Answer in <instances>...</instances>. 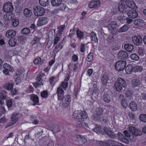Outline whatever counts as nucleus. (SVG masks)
I'll list each match as a JSON object with an SVG mask.
<instances>
[{
	"label": "nucleus",
	"instance_id": "f257e3e1",
	"mask_svg": "<svg viewBox=\"0 0 146 146\" xmlns=\"http://www.w3.org/2000/svg\"><path fill=\"white\" fill-rule=\"evenodd\" d=\"M58 99L60 100V106L62 108L65 109L67 107L70 101V96L67 95L64 96V91L61 86L57 89Z\"/></svg>",
	"mask_w": 146,
	"mask_h": 146
},
{
	"label": "nucleus",
	"instance_id": "f03ea898",
	"mask_svg": "<svg viewBox=\"0 0 146 146\" xmlns=\"http://www.w3.org/2000/svg\"><path fill=\"white\" fill-rule=\"evenodd\" d=\"M73 116L75 119L81 122L84 120L88 117V114L85 111H75L73 114Z\"/></svg>",
	"mask_w": 146,
	"mask_h": 146
},
{
	"label": "nucleus",
	"instance_id": "7ed1b4c3",
	"mask_svg": "<svg viewBox=\"0 0 146 146\" xmlns=\"http://www.w3.org/2000/svg\"><path fill=\"white\" fill-rule=\"evenodd\" d=\"M117 25V23L115 21H112L110 22L107 27L110 32L114 34L116 31Z\"/></svg>",
	"mask_w": 146,
	"mask_h": 146
},
{
	"label": "nucleus",
	"instance_id": "20e7f679",
	"mask_svg": "<svg viewBox=\"0 0 146 146\" xmlns=\"http://www.w3.org/2000/svg\"><path fill=\"white\" fill-rule=\"evenodd\" d=\"M126 65V62L124 60H119L116 63L115 68L118 71L123 70Z\"/></svg>",
	"mask_w": 146,
	"mask_h": 146
},
{
	"label": "nucleus",
	"instance_id": "39448f33",
	"mask_svg": "<svg viewBox=\"0 0 146 146\" xmlns=\"http://www.w3.org/2000/svg\"><path fill=\"white\" fill-rule=\"evenodd\" d=\"M35 15L36 16H39L43 15L45 12V10L42 7L36 6L34 9Z\"/></svg>",
	"mask_w": 146,
	"mask_h": 146
},
{
	"label": "nucleus",
	"instance_id": "423d86ee",
	"mask_svg": "<svg viewBox=\"0 0 146 146\" xmlns=\"http://www.w3.org/2000/svg\"><path fill=\"white\" fill-rule=\"evenodd\" d=\"M44 76H45L44 74L42 73H40L36 77V79L38 82L34 83L33 84V85L35 88H37L40 84L43 85V81L42 78Z\"/></svg>",
	"mask_w": 146,
	"mask_h": 146
},
{
	"label": "nucleus",
	"instance_id": "0eeeda50",
	"mask_svg": "<svg viewBox=\"0 0 146 146\" xmlns=\"http://www.w3.org/2000/svg\"><path fill=\"white\" fill-rule=\"evenodd\" d=\"M132 39L134 44L137 46L140 45L142 43L143 39L140 35L133 36L132 37Z\"/></svg>",
	"mask_w": 146,
	"mask_h": 146
},
{
	"label": "nucleus",
	"instance_id": "6e6552de",
	"mask_svg": "<svg viewBox=\"0 0 146 146\" xmlns=\"http://www.w3.org/2000/svg\"><path fill=\"white\" fill-rule=\"evenodd\" d=\"M104 130L106 134L111 138L112 139L116 138L117 134L115 133L110 128L105 127L104 128Z\"/></svg>",
	"mask_w": 146,
	"mask_h": 146
},
{
	"label": "nucleus",
	"instance_id": "1a4fd4ad",
	"mask_svg": "<svg viewBox=\"0 0 146 146\" xmlns=\"http://www.w3.org/2000/svg\"><path fill=\"white\" fill-rule=\"evenodd\" d=\"M100 3L99 0H92L88 4V7L90 8H97L100 6Z\"/></svg>",
	"mask_w": 146,
	"mask_h": 146
},
{
	"label": "nucleus",
	"instance_id": "9d476101",
	"mask_svg": "<svg viewBox=\"0 0 146 146\" xmlns=\"http://www.w3.org/2000/svg\"><path fill=\"white\" fill-rule=\"evenodd\" d=\"M13 9V6L10 2L6 3L3 5V10L5 12H11Z\"/></svg>",
	"mask_w": 146,
	"mask_h": 146
},
{
	"label": "nucleus",
	"instance_id": "9b49d317",
	"mask_svg": "<svg viewBox=\"0 0 146 146\" xmlns=\"http://www.w3.org/2000/svg\"><path fill=\"white\" fill-rule=\"evenodd\" d=\"M126 13L129 17L133 19L137 17L138 16L137 12L133 9L129 10L128 9Z\"/></svg>",
	"mask_w": 146,
	"mask_h": 146
},
{
	"label": "nucleus",
	"instance_id": "f8f14e48",
	"mask_svg": "<svg viewBox=\"0 0 146 146\" xmlns=\"http://www.w3.org/2000/svg\"><path fill=\"white\" fill-rule=\"evenodd\" d=\"M128 57V54L127 52L124 51L119 52L117 54V57L119 59L125 60Z\"/></svg>",
	"mask_w": 146,
	"mask_h": 146
},
{
	"label": "nucleus",
	"instance_id": "ddd939ff",
	"mask_svg": "<svg viewBox=\"0 0 146 146\" xmlns=\"http://www.w3.org/2000/svg\"><path fill=\"white\" fill-rule=\"evenodd\" d=\"M47 22V18L46 17H41L39 18L37 22L38 26H40L46 24Z\"/></svg>",
	"mask_w": 146,
	"mask_h": 146
},
{
	"label": "nucleus",
	"instance_id": "4468645a",
	"mask_svg": "<svg viewBox=\"0 0 146 146\" xmlns=\"http://www.w3.org/2000/svg\"><path fill=\"white\" fill-rule=\"evenodd\" d=\"M16 34V32L13 30L7 31L5 34L6 37L9 38H11L14 37Z\"/></svg>",
	"mask_w": 146,
	"mask_h": 146
},
{
	"label": "nucleus",
	"instance_id": "2eb2a0df",
	"mask_svg": "<svg viewBox=\"0 0 146 146\" xmlns=\"http://www.w3.org/2000/svg\"><path fill=\"white\" fill-rule=\"evenodd\" d=\"M19 114L18 113H14L12 115L11 118V120L12 121V124H14L17 121L19 118Z\"/></svg>",
	"mask_w": 146,
	"mask_h": 146
},
{
	"label": "nucleus",
	"instance_id": "dca6fc26",
	"mask_svg": "<svg viewBox=\"0 0 146 146\" xmlns=\"http://www.w3.org/2000/svg\"><path fill=\"white\" fill-rule=\"evenodd\" d=\"M117 136L119 140L125 143H129V141L128 140L124 137L123 135L121 133H118L117 134Z\"/></svg>",
	"mask_w": 146,
	"mask_h": 146
},
{
	"label": "nucleus",
	"instance_id": "f3484780",
	"mask_svg": "<svg viewBox=\"0 0 146 146\" xmlns=\"http://www.w3.org/2000/svg\"><path fill=\"white\" fill-rule=\"evenodd\" d=\"M118 9L121 12L126 13L128 9L127 8L125 7V5L124 4L122 3H119L118 6Z\"/></svg>",
	"mask_w": 146,
	"mask_h": 146
},
{
	"label": "nucleus",
	"instance_id": "a211bd4d",
	"mask_svg": "<svg viewBox=\"0 0 146 146\" xmlns=\"http://www.w3.org/2000/svg\"><path fill=\"white\" fill-rule=\"evenodd\" d=\"M125 4L127 7L129 8L132 9H135L137 6H135V3L130 0H127L125 2Z\"/></svg>",
	"mask_w": 146,
	"mask_h": 146
},
{
	"label": "nucleus",
	"instance_id": "6ab92c4d",
	"mask_svg": "<svg viewBox=\"0 0 146 146\" xmlns=\"http://www.w3.org/2000/svg\"><path fill=\"white\" fill-rule=\"evenodd\" d=\"M30 99L33 102V106L39 104L38 98L37 96L35 95H33Z\"/></svg>",
	"mask_w": 146,
	"mask_h": 146
},
{
	"label": "nucleus",
	"instance_id": "aec40b11",
	"mask_svg": "<svg viewBox=\"0 0 146 146\" xmlns=\"http://www.w3.org/2000/svg\"><path fill=\"white\" fill-rule=\"evenodd\" d=\"M14 14L11 12L6 13L3 16L5 20H10L14 18Z\"/></svg>",
	"mask_w": 146,
	"mask_h": 146
},
{
	"label": "nucleus",
	"instance_id": "412c9836",
	"mask_svg": "<svg viewBox=\"0 0 146 146\" xmlns=\"http://www.w3.org/2000/svg\"><path fill=\"white\" fill-rule=\"evenodd\" d=\"M109 80V77L106 75H104L102 77L101 81L103 85H106Z\"/></svg>",
	"mask_w": 146,
	"mask_h": 146
},
{
	"label": "nucleus",
	"instance_id": "4be33fe9",
	"mask_svg": "<svg viewBox=\"0 0 146 146\" xmlns=\"http://www.w3.org/2000/svg\"><path fill=\"white\" fill-rule=\"evenodd\" d=\"M129 27V25L127 24H125L119 29L118 31L119 33H123L126 32L128 30Z\"/></svg>",
	"mask_w": 146,
	"mask_h": 146
},
{
	"label": "nucleus",
	"instance_id": "5701e85b",
	"mask_svg": "<svg viewBox=\"0 0 146 146\" xmlns=\"http://www.w3.org/2000/svg\"><path fill=\"white\" fill-rule=\"evenodd\" d=\"M141 83V81L137 79H135L133 81L132 84V86L133 88L139 86L140 85Z\"/></svg>",
	"mask_w": 146,
	"mask_h": 146
},
{
	"label": "nucleus",
	"instance_id": "b1692460",
	"mask_svg": "<svg viewBox=\"0 0 146 146\" xmlns=\"http://www.w3.org/2000/svg\"><path fill=\"white\" fill-rule=\"evenodd\" d=\"M134 24L136 26H141L144 23V21L142 19H137L133 21Z\"/></svg>",
	"mask_w": 146,
	"mask_h": 146
},
{
	"label": "nucleus",
	"instance_id": "393cba45",
	"mask_svg": "<svg viewBox=\"0 0 146 146\" xmlns=\"http://www.w3.org/2000/svg\"><path fill=\"white\" fill-rule=\"evenodd\" d=\"M24 15L27 17L31 16L32 14V12L31 10L28 8H26L23 11Z\"/></svg>",
	"mask_w": 146,
	"mask_h": 146
},
{
	"label": "nucleus",
	"instance_id": "a878e982",
	"mask_svg": "<svg viewBox=\"0 0 146 146\" xmlns=\"http://www.w3.org/2000/svg\"><path fill=\"white\" fill-rule=\"evenodd\" d=\"M129 106L130 109L133 111H135L137 110V105L135 102H131L129 104Z\"/></svg>",
	"mask_w": 146,
	"mask_h": 146
},
{
	"label": "nucleus",
	"instance_id": "bb28decb",
	"mask_svg": "<svg viewBox=\"0 0 146 146\" xmlns=\"http://www.w3.org/2000/svg\"><path fill=\"white\" fill-rule=\"evenodd\" d=\"M125 49L128 52H131L133 50L134 47L133 45L130 44H126L124 45Z\"/></svg>",
	"mask_w": 146,
	"mask_h": 146
},
{
	"label": "nucleus",
	"instance_id": "cd10ccee",
	"mask_svg": "<svg viewBox=\"0 0 146 146\" xmlns=\"http://www.w3.org/2000/svg\"><path fill=\"white\" fill-rule=\"evenodd\" d=\"M65 27V25H64L59 26L58 27V33L56 34V36H60L62 34L63 30L64 29Z\"/></svg>",
	"mask_w": 146,
	"mask_h": 146
},
{
	"label": "nucleus",
	"instance_id": "c85d7f7f",
	"mask_svg": "<svg viewBox=\"0 0 146 146\" xmlns=\"http://www.w3.org/2000/svg\"><path fill=\"white\" fill-rule=\"evenodd\" d=\"M7 92L5 90H3L0 93V99L2 100H4L7 99Z\"/></svg>",
	"mask_w": 146,
	"mask_h": 146
},
{
	"label": "nucleus",
	"instance_id": "c756f323",
	"mask_svg": "<svg viewBox=\"0 0 146 146\" xmlns=\"http://www.w3.org/2000/svg\"><path fill=\"white\" fill-rule=\"evenodd\" d=\"M90 38L92 41L95 42H98V39L96 37V34L94 32H92L90 34Z\"/></svg>",
	"mask_w": 146,
	"mask_h": 146
},
{
	"label": "nucleus",
	"instance_id": "7c9ffc66",
	"mask_svg": "<svg viewBox=\"0 0 146 146\" xmlns=\"http://www.w3.org/2000/svg\"><path fill=\"white\" fill-rule=\"evenodd\" d=\"M117 82L119 83V84L123 87H125L127 86V84L125 81L121 78H118Z\"/></svg>",
	"mask_w": 146,
	"mask_h": 146
},
{
	"label": "nucleus",
	"instance_id": "2f4dec72",
	"mask_svg": "<svg viewBox=\"0 0 146 146\" xmlns=\"http://www.w3.org/2000/svg\"><path fill=\"white\" fill-rule=\"evenodd\" d=\"M103 100L106 103H109L111 101L110 96L107 94H104L103 96Z\"/></svg>",
	"mask_w": 146,
	"mask_h": 146
},
{
	"label": "nucleus",
	"instance_id": "473e14b6",
	"mask_svg": "<svg viewBox=\"0 0 146 146\" xmlns=\"http://www.w3.org/2000/svg\"><path fill=\"white\" fill-rule=\"evenodd\" d=\"M51 4L54 7L58 6L62 2V0H51Z\"/></svg>",
	"mask_w": 146,
	"mask_h": 146
},
{
	"label": "nucleus",
	"instance_id": "72a5a7b5",
	"mask_svg": "<svg viewBox=\"0 0 146 146\" xmlns=\"http://www.w3.org/2000/svg\"><path fill=\"white\" fill-rule=\"evenodd\" d=\"M133 68L132 65L131 64L128 65L125 67V71L127 74H131Z\"/></svg>",
	"mask_w": 146,
	"mask_h": 146
},
{
	"label": "nucleus",
	"instance_id": "f704fd0d",
	"mask_svg": "<svg viewBox=\"0 0 146 146\" xmlns=\"http://www.w3.org/2000/svg\"><path fill=\"white\" fill-rule=\"evenodd\" d=\"M76 34L77 37L81 40L83 39L84 37V33L79 29H77L76 31Z\"/></svg>",
	"mask_w": 146,
	"mask_h": 146
},
{
	"label": "nucleus",
	"instance_id": "c9c22d12",
	"mask_svg": "<svg viewBox=\"0 0 146 146\" xmlns=\"http://www.w3.org/2000/svg\"><path fill=\"white\" fill-rule=\"evenodd\" d=\"M13 84L12 83H7L3 85L4 88L6 90H11L13 87Z\"/></svg>",
	"mask_w": 146,
	"mask_h": 146
},
{
	"label": "nucleus",
	"instance_id": "e433bc0d",
	"mask_svg": "<svg viewBox=\"0 0 146 146\" xmlns=\"http://www.w3.org/2000/svg\"><path fill=\"white\" fill-rule=\"evenodd\" d=\"M3 68L4 69L10 71H13V69L12 66L8 64L7 63H5L3 66Z\"/></svg>",
	"mask_w": 146,
	"mask_h": 146
},
{
	"label": "nucleus",
	"instance_id": "4c0bfd02",
	"mask_svg": "<svg viewBox=\"0 0 146 146\" xmlns=\"http://www.w3.org/2000/svg\"><path fill=\"white\" fill-rule=\"evenodd\" d=\"M17 40L16 39L11 38L9 40V44L11 46H14L17 44Z\"/></svg>",
	"mask_w": 146,
	"mask_h": 146
},
{
	"label": "nucleus",
	"instance_id": "58836bf2",
	"mask_svg": "<svg viewBox=\"0 0 146 146\" xmlns=\"http://www.w3.org/2000/svg\"><path fill=\"white\" fill-rule=\"evenodd\" d=\"M99 90L97 87V86L95 83L93 84V91L92 93L93 95H97L99 94Z\"/></svg>",
	"mask_w": 146,
	"mask_h": 146
},
{
	"label": "nucleus",
	"instance_id": "ea45409f",
	"mask_svg": "<svg viewBox=\"0 0 146 146\" xmlns=\"http://www.w3.org/2000/svg\"><path fill=\"white\" fill-rule=\"evenodd\" d=\"M103 111L102 108L100 107L96 109L95 113L99 115H101L103 114Z\"/></svg>",
	"mask_w": 146,
	"mask_h": 146
},
{
	"label": "nucleus",
	"instance_id": "a19ab883",
	"mask_svg": "<svg viewBox=\"0 0 146 146\" xmlns=\"http://www.w3.org/2000/svg\"><path fill=\"white\" fill-rule=\"evenodd\" d=\"M114 86L117 91L120 92L122 90V86L118 82H115L114 84Z\"/></svg>",
	"mask_w": 146,
	"mask_h": 146
},
{
	"label": "nucleus",
	"instance_id": "79ce46f5",
	"mask_svg": "<svg viewBox=\"0 0 146 146\" xmlns=\"http://www.w3.org/2000/svg\"><path fill=\"white\" fill-rule=\"evenodd\" d=\"M39 3L42 6L46 7L48 4V0H39Z\"/></svg>",
	"mask_w": 146,
	"mask_h": 146
},
{
	"label": "nucleus",
	"instance_id": "37998d69",
	"mask_svg": "<svg viewBox=\"0 0 146 146\" xmlns=\"http://www.w3.org/2000/svg\"><path fill=\"white\" fill-rule=\"evenodd\" d=\"M16 74H17L18 75H21V78H22V77H23L24 75V68L22 67L19 68L18 70L17 73Z\"/></svg>",
	"mask_w": 146,
	"mask_h": 146
},
{
	"label": "nucleus",
	"instance_id": "c03bdc74",
	"mask_svg": "<svg viewBox=\"0 0 146 146\" xmlns=\"http://www.w3.org/2000/svg\"><path fill=\"white\" fill-rule=\"evenodd\" d=\"M21 33L22 34H23V35H28L30 33V29L28 28H24L21 30Z\"/></svg>",
	"mask_w": 146,
	"mask_h": 146
},
{
	"label": "nucleus",
	"instance_id": "a18cd8bd",
	"mask_svg": "<svg viewBox=\"0 0 146 146\" xmlns=\"http://www.w3.org/2000/svg\"><path fill=\"white\" fill-rule=\"evenodd\" d=\"M136 128L133 126H130L129 128V131L130 133L132 135L136 134L135 133L136 131Z\"/></svg>",
	"mask_w": 146,
	"mask_h": 146
},
{
	"label": "nucleus",
	"instance_id": "49530a36",
	"mask_svg": "<svg viewBox=\"0 0 146 146\" xmlns=\"http://www.w3.org/2000/svg\"><path fill=\"white\" fill-rule=\"evenodd\" d=\"M143 70V67L141 66H136L134 68V71L135 72H141Z\"/></svg>",
	"mask_w": 146,
	"mask_h": 146
},
{
	"label": "nucleus",
	"instance_id": "de8ad7c7",
	"mask_svg": "<svg viewBox=\"0 0 146 146\" xmlns=\"http://www.w3.org/2000/svg\"><path fill=\"white\" fill-rule=\"evenodd\" d=\"M34 63L36 64H42L41 61V58L40 57H37L34 61Z\"/></svg>",
	"mask_w": 146,
	"mask_h": 146
},
{
	"label": "nucleus",
	"instance_id": "09e8293b",
	"mask_svg": "<svg viewBox=\"0 0 146 146\" xmlns=\"http://www.w3.org/2000/svg\"><path fill=\"white\" fill-rule=\"evenodd\" d=\"M131 58L133 60L137 61L139 58L138 56L136 54H131L130 56Z\"/></svg>",
	"mask_w": 146,
	"mask_h": 146
},
{
	"label": "nucleus",
	"instance_id": "8fccbe9b",
	"mask_svg": "<svg viewBox=\"0 0 146 146\" xmlns=\"http://www.w3.org/2000/svg\"><path fill=\"white\" fill-rule=\"evenodd\" d=\"M12 22V25L14 27H16L19 25V21L17 19H13Z\"/></svg>",
	"mask_w": 146,
	"mask_h": 146
},
{
	"label": "nucleus",
	"instance_id": "3c124183",
	"mask_svg": "<svg viewBox=\"0 0 146 146\" xmlns=\"http://www.w3.org/2000/svg\"><path fill=\"white\" fill-rule=\"evenodd\" d=\"M78 126L86 129H88V128L87 124L84 122H82L78 124Z\"/></svg>",
	"mask_w": 146,
	"mask_h": 146
},
{
	"label": "nucleus",
	"instance_id": "603ef678",
	"mask_svg": "<svg viewBox=\"0 0 146 146\" xmlns=\"http://www.w3.org/2000/svg\"><path fill=\"white\" fill-rule=\"evenodd\" d=\"M139 118L141 121L146 122V114H141L139 115Z\"/></svg>",
	"mask_w": 146,
	"mask_h": 146
},
{
	"label": "nucleus",
	"instance_id": "864d4df0",
	"mask_svg": "<svg viewBox=\"0 0 146 146\" xmlns=\"http://www.w3.org/2000/svg\"><path fill=\"white\" fill-rule=\"evenodd\" d=\"M108 142L109 145V146L111 145V146H117V142L111 140H108Z\"/></svg>",
	"mask_w": 146,
	"mask_h": 146
},
{
	"label": "nucleus",
	"instance_id": "5fc2aeb1",
	"mask_svg": "<svg viewBox=\"0 0 146 146\" xmlns=\"http://www.w3.org/2000/svg\"><path fill=\"white\" fill-rule=\"evenodd\" d=\"M117 18L118 21L121 22H123L125 20V17L122 14L119 15Z\"/></svg>",
	"mask_w": 146,
	"mask_h": 146
},
{
	"label": "nucleus",
	"instance_id": "6e6d98bb",
	"mask_svg": "<svg viewBox=\"0 0 146 146\" xmlns=\"http://www.w3.org/2000/svg\"><path fill=\"white\" fill-rule=\"evenodd\" d=\"M87 142V140L83 136L79 143L81 145H83L86 144Z\"/></svg>",
	"mask_w": 146,
	"mask_h": 146
},
{
	"label": "nucleus",
	"instance_id": "4d7b16f0",
	"mask_svg": "<svg viewBox=\"0 0 146 146\" xmlns=\"http://www.w3.org/2000/svg\"><path fill=\"white\" fill-rule=\"evenodd\" d=\"M48 95V92L46 91H44L41 93V97L44 98H47Z\"/></svg>",
	"mask_w": 146,
	"mask_h": 146
},
{
	"label": "nucleus",
	"instance_id": "13d9d810",
	"mask_svg": "<svg viewBox=\"0 0 146 146\" xmlns=\"http://www.w3.org/2000/svg\"><path fill=\"white\" fill-rule=\"evenodd\" d=\"M93 54L92 52H90L88 55L87 60L88 62H91L93 59Z\"/></svg>",
	"mask_w": 146,
	"mask_h": 146
},
{
	"label": "nucleus",
	"instance_id": "bf43d9fd",
	"mask_svg": "<svg viewBox=\"0 0 146 146\" xmlns=\"http://www.w3.org/2000/svg\"><path fill=\"white\" fill-rule=\"evenodd\" d=\"M100 116L95 113L93 115V119L95 121H99L100 120Z\"/></svg>",
	"mask_w": 146,
	"mask_h": 146
},
{
	"label": "nucleus",
	"instance_id": "052dcab7",
	"mask_svg": "<svg viewBox=\"0 0 146 146\" xmlns=\"http://www.w3.org/2000/svg\"><path fill=\"white\" fill-rule=\"evenodd\" d=\"M135 133L136 134H134V135L135 136H140L142 134V133L141 130L137 128H136Z\"/></svg>",
	"mask_w": 146,
	"mask_h": 146
},
{
	"label": "nucleus",
	"instance_id": "680f3d73",
	"mask_svg": "<svg viewBox=\"0 0 146 146\" xmlns=\"http://www.w3.org/2000/svg\"><path fill=\"white\" fill-rule=\"evenodd\" d=\"M114 40V38L113 36H110L107 38L108 42L109 44H111L113 42Z\"/></svg>",
	"mask_w": 146,
	"mask_h": 146
},
{
	"label": "nucleus",
	"instance_id": "e2e57ef3",
	"mask_svg": "<svg viewBox=\"0 0 146 146\" xmlns=\"http://www.w3.org/2000/svg\"><path fill=\"white\" fill-rule=\"evenodd\" d=\"M59 9L62 10H64L66 8V6L64 3H62L59 5Z\"/></svg>",
	"mask_w": 146,
	"mask_h": 146
},
{
	"label": "nucleus",
	"instance_id": "0e129e2a",
	"mask_svg": "<svg viewBox=\"0 0 146 146\" xmlns=\"http://www.w3.org/2000/svg\"><path fill=\"white\" fill-rule=\"evenodd\" d=\"M121 103L124 108H126L127 107V104L126 101L125 100L123 99L121 102Z\"/></svg>",
	"mask_w": 146,
	"mask_h": 146
},
{
	"label": "nucleus",
	"instance_id": "69168bd1",
	"mask_svg": "<svg viewBox=\"0 0 146 146\" xmlns=\"http://www.w3.org/2000/svg\"><path fill=\"white\" fill-rule=\"evenodd\" d=\"M6 104L8 108L11 107L12 105V102L11 100H7L6 101Z\"/></svg>",
	"mask_w": 146,
	"mask_h": 146
},
{
	"label": "nucleus",
	"instance_id": "338daca9",
	"mask_svg": "<svg viewBox=\"0 0 146 146\" xmlns=\"http://www.w3.org/2000/svg\"><path fill=\"white\" fill-rule=\"evenodd\" d=\"M108 141L106 140L105 142L101 141L100 143L101 146H109Z\"/></svg>",
	"mask_w": 146,
	"mask_h": 146
},
{
	"label": "nucleus",
	"instance_id": "774afa93",
	"mask_svg": "<svg viewBox=\"0 0 146 146\" xmlns=\"http://www.w3.org/2000/svg\"><path fill=\"white\" fill-rule=\"evenodd\" d=\"M21 75H18L17 74H16L15 76V78L16 79V80L20 81L22 80L23 78V77H22V78H21Z\"/></svg>",
	"mask_w": 146,
	"mask_h": 146
}]
</instances>
